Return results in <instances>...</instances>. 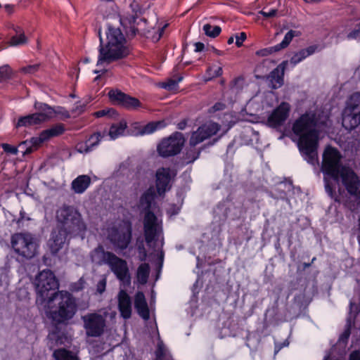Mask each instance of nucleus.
I'll return each instance as SVG.
<instances>
[{
	"label": "nucleus",
	"mask_w": 360,
	"mask_h": 360,
	"mask_svg": "<svg viewBox=\"0 0 360 360\" xmlns=\"http://www.w3.org/2000/svg\"><path fill=\"white\" fill-rule=\"evenodd\" d=\"M319 122L316 113L306 112L295 121L292 131L298 137L297 146L308 163L319 165L318 156L319 131L316 127Z\"/></svg>",
	"instance_id": "obj_1"
},
{
	"label": "nucleus",
	"mask_w": 360,
	"mask_h": 360,
	"mask_svg": "<svg viewBox=\"0 0 360 360\" xmlns=\"http://www.w3.org/2000/svg\"><path fill=\"white\" fill-rule=\"evenodd\" d=\"M42 309L48 319L55 324H67L75 316L77 304L75 297L67 290H58Z\"/></svg>",
	"instance_id": "obj_2"
},
{
	"label": "nucleus",
	"mask_w": 360,
	"mask_h": 360,
	"mask_svg": "<svg viewBox=\"0 0 360 360\" xmlns=\"http://www.w3.org/2000/svg\"><path fill=\"white\" fill-rule=\"evenodd\" d=\"M106 43L103 44L100 37L101 45L97 65L111 62L126 57L129 53L127 41L119 27L111 24L108 26Z\"/></svg>",
	"instance_id": "obj_3"
},
{
	"label": "nucleus",
	"mask_w": 360,
	"mask_h": 360,
	"mask_svg": "<svg viewBox=\"0 0 360 360\" xmlns=\"http://www.w3.org/2000/svg\"><path fill=\"white\" fill-rule=\"evenodd\" d=\"M57 226L70 233V236H77L86 230L81 213L73 206L63 205L56 212Z\"/></svg>",
	"instance_id": "obj_4"
},
{
	"label": "nucleus",
	"mask_w": 360,
	"mask_h": 360,
	"mask_svg": "<svg viewBox=\"0 0 360 360\" xmlns=\"http://www.w3.org/2000/svg\"><path fill=\"white\" fill-rule=\"evenodd\" d=\"M36 304L40 309L59 290V282L49 269L41 271L34 279Z\"/></svg>",
	"instance_id": "obj_5"
},
{
	"label": "nucleus",
	"mask_w": 360,
	"mask_h": 360,
	"mask_svg": "<svg viewBox=\"0 0 360 360\" xmlns=\"http://www.w3.org/2000/svg\"><path fill=\"white\" fill-rule=\"evenodd\" d=\"M342 156L340 151L330 146L326 147L322 155L321 171L324 174L325 188L326 192L333 197V188L327 179V177L333 178L345 165L342 164Z\"/></svg>",
	"instance_id": "obj_6"
},
{
	"label": "nucleus",
	"mask_w": 360,
	"mask_h": 360,
	"mask_svg": "<svg viewBox=\"0 0 360 360\" xmlns=\"http://www.w3.org/2000/svg\"><path fill=\"white\" fill-rule=\"evenodd\" d=\"M143 233L148 245L163 244L162 220L153 212H146L143 219Z\"/></svg>",
	"instance_id": "obj_7"
},
{
	"label": "nucleus",
	"mask_w": 360,
	"mask_h": 360,
	"mask_svg": "<svg viewBox=\"0 0 360 360\" xmlns=\"http://www.w3.org/2000/svg\"><path fill=\"white\" fill-rule=\"evenodd\" d=\"M107 238L116 252L126 250L131 240V227L126 222L113 224L107 229Z\"/></svg>",
	"instance_id": "obj_8"
},
{
	"label": "nucleus",
	"mask_w": 360,
	"mask_h": 360,
	"mask_svg": "<svg viewBox=\"0 0 360 360\" xmlns=\"http://www.w3.org/2000/svg\"><path fill=\"white\" fill-rule=\"evenodd\" d=\"M34 108L37 112L20 117L15 125L16 127H28L39 124L53 118L56 113L55 109L45 103L36 102Z\"/></svg>",
	"instance_id": "obj_9"
},
{
	"label": "nucleus",
	"mask_w": 360,
	"mask_h": 360,
	"mask_svg": "<svg viewBox=\"0 0 360 360\" xmlns=\"http://www.w3.org/2000/svg\"><path fill=\"white\" fill-rule=\"evenodd\" d=\"M360 124V93L353 94L347 100L342 113V125L352 130Z\"/></svg>",
	"instance_id": "obj_10"
},
{
	"label": "nucleus",
	"mask_w": 360,
	"mask_h": 360,
	"mask_svg": "<svg viewBox=\"0 0 360 360\" xmlns=\"http://www.w3.org/2000/svg\"><path fill=\"white\" fill-rule=\"evenodd\" d=\"M107 312L101 314L98 312L88 313L81 317L83 327L87 337L98 338L106 328Z\"/></svg>",
	"instance_id": "obj_11"
},
{
	"label": "nucleus",
	"mask_w": 360,
	"mask_h": 360,
	"mask_svg": "<svg viewBox=\"0 0 360 360\" xmlns=\"http://www.w3.org/2000/svg\"><path fill=\"white\" fill-rule=\"evenodd\" d=\"M332 179L341 184L348 193L360 200V179L351 167L345 166Z\"/></svg>",
	"instance_id": "obj_12"
},
{
	"label": "nucleus",
	"mask_w": 360,
	"mask_h": 360,
	"mask_svg": "<svg viewBox=\"0 0 360 360\" xmlns=\"http://www.w3.org/2000/svg\"><path fill=\"white\" fill-rule=\"evenodd\" d=\"M11 245L18 255L30 259L37 253V243L30 234L15 233L11 237Z\"/></svg>",
	"instance_id": "obj_13"
},
{
	"label": "nucleus",
	"mask_w": 360,
	"mask_h": 360,
	"mask_svg": "<svg viewBox=\"0 0 360 360\" xmlns=\"http://www.w3.org/2000/svg\"><path fill=\"white\" fill-rule=\"evenodd\" d=\"M185 142L181 132H174L169 137L163 139L158 146V151L162 157L173 156L180 153Z\"/></svg>",
	"instance_id": "obj_14"
},
{
	"label": "nucleus",
	"mask_w": 360,
	"mask_h": 360,
	"mask_svg": "<svg viewBox=\"0 0 360 360\" xmlns=\"http://www.w3.org/2000/svg\"><path fill=\"white\" fill-rule=\"evenodd\" d=\"M220 129V125L213 122H207L203 124L192 133L189 141L190 145L192 146L198 145L215 135Z\"/></svg>",
	"instance_id": "obj_15"
},
{
	"label": "nucleus",
	"mask_w": 360,
	"mask_h": 360,
	"mask_svg": "<svg viewBox=\"0 0 360 360\" xmlns=\"http://www.w3.org/2000/svg\"><path fill=\"white\" fill-rule=\"evenodd\" d=\"M117 278L122 282L129 283L130 276L127 263L124 259L118 257L115 254L107 264Z\"/></svg>",
	"instance_id": "obj_16"
},
{
	"label": "nucleus",
	"mask_w": 360,
	"mask_h": 360,
	"mask_svg": "<svg viewBox=\"0 0 360 360\" xmlns=\"http://www.w3.org/2000/svg\"><path fill=\"white\" fill-rule=\"evenodd\" d=\"M290 110V106L288 103H281L269 117L268 124L274 128L283 125L289 116Z\"/></svg>",
	"instance_id": "obj_17"
},
{
	"label": "nucleus",
	"mask_w": 360,
	"mask_h": 360,
	"mask_svg": "<svg viewBox=\"0 0 360 360\" xmlns=\"http://www.w3.org/2000/svg\"><path fill=\"white\" fill-rule=\"evenodd\" d=\"M117 307L121 316L129 319L131 316L132 303L130 296L124 290H120L117 295Z\"/></svg>",
	"instance_id": "obj_18"
},
{
	"label": "nucleus",
	"mask_w": 360,
	"mask_h": 360,
	"mask_svg": "<svg viewBox=\"0 0 360 360\" xmlns=\"http://www.w3.org/2000/svg\"><path fill=\"white\" fill-rule=\"evenodd\" d=\"M172 178L171 170L169 168H160L156 172V188L160 195H163L170 189V181Z\"/></svg>",
	"instance_id": "obj_19"
},
{
	"label": "nucleus",
	"mask_w": 360,
	"mask_h": 360,
	"mask_svg": "<svg viewBox=\"0 0 360 360\" xmlns=\"http://www.w3.org/2000/svg\"><path fill=\"white\" fill-rule=\"evenodd\" d=\"M68 236L70 233L58 226L57 230L52 232L49 245L53 254H56L63 247Z\"/></svg>",
	"instance_id": "obj_20"
},
{
	"label": "nucleus",
	"mask_w": 360,
	"mask_h": 360,
	"mask_svg": "<svg viewBox=\"0 0 360 360\" xmlns=\"http://www.w3.org/2000/svg\"><path fill=\"white\" fill-rule=\"evenodd\" d=\"M65 131V126L63 124H57L52 126L51 128L44 130L41 132L39 136L32 139V143L34 145H39L40 143L49 141L50 139L58 136Z\"/></svg>",
	"instance_id": "obj_21"
},
{
	"label": "nucleus",
	"mask_w": 360,
	"mask_h": 360,
	"mask_svg": "<svg viewBox=\"0 0 360 360\" xmlns=\"http://www.w3.org/2000/svg\"><path fill=\"white\" fill-rule=\"evenodd\" d=\"M113 255V252L105 251L104 248L101 245L94 248L90 253L91 261L99 265L107 264Z\"/></svg>",
	"instance_id": "obj_22"
},
{
	"label": "nucleus",
	"mask_w": 360,
	"mask_h": 360,
	"mask_svg": "<svg viewBox=\"0 0 360 360\" xmlns=\"http://www.w3.org/2000/svg\"><path fill=\"white\" fill-rule=\"evenodd\" d=\"M134 307L139 315L144 320H148L150 317L149 309L142 292H138L134 296Z\"/></svg>",
	"instance_id": "obj_23"
},
{
	"label": "nucleus",
	"mask_w": 360,
	"mask_h": 360,
	"mask_svg": "<svg viewBox=\"0 0 360 360\" xmlns=\"http://www.w3.org/2000/svg\"><path fill=\"white\" fill-rule=\"evenodd\" d=\"M287 64L288 61H284L271 72L269 78L272 89H278L283 85L284 70Z\"/></svg>",
	"instance_id": "obj_24"
},
{
	"label": "nucleus",
	"mask_w": 360,
	"mask_h": 360,
	"mask_svg": "<svg viewBox=\"0 0 360 360\" xmlns=\"http://www.w3.org/2000/svg\"><path fill=\"white\" fill-rule=\"evenodd\" d=\"M155 190L153 188H149L140 198V208L142 210L143 214L146 212H153V202L155 198Z\"/></svg>",
	"instance_id": "obj_25"
},
{
	"label": "nucleus",
	"mask_w": 360,
	"mask_h": 360,
	"mask_svg": "<svg viewBox=\"0 0 360 360\" xmlns=\"http://www.w3.org/2000/svg\"><path fill=\"white\" fill-rule=\"evenodd\" d=\"M91 179L87 175H80L72 182V188L76 193H82L89 187Z\"/></svg>",
	"instance_id": "obj_26"
},
{
	"label": "nucleus",
	"mask_w": 360,
	"mask_h": 360,
	"mask_svg": "<svg viewBox=\"0 0 360 360\" xmlns=\"http://www.w3.org/2000/svg\"><path fill=\"white\" fill-rule=\"evenodd\" d=\"M100 133L92 134L85 143H79L77 145V150L80 153H88L92 150L94 147L97 146L101 140Z\"/></svg>",
	"instance_id": "obj_27"
},
{
	"label": "nucleus",
	"mask_w": 360,
	"mask_h": 360,
	"mask_svg": "<svg viewBox=\"0 0 360 360\" xmlns=\"http://www.w3.org/2000/svg\"><path fill=\"white\" fill-rule=\"evenodd\" d=\"M318 47L319 46L317 45H312L295 53L290 58V63H292L293 65L299 63L307 57L315 53V51L318 49Z\"/></svg>",
	"instance_id": "obj_28"
},
{
	"label": "nucleus",
	"mask_w": 360,
	"mask_h": 360,
	"mask_svg": "<svg viewBox=\"0 0 360 360\" xmlns=\"http://www.w3.org/2000/svg\"><path fill=\"white\" fill-rule=\"evenodd\" d=\"M15 34L13 36L9 44L11 46H19L27 43V37H25L22 29L18 26L14 28Z\"/></svg>",
	"instance_id": "obj_29"
},
{
	"label": "nucleus",
	"mask_w": 360,
	"mask_h": 360,
	"mask_svg": "<svg viewBox=\"0 0 360 360\" xmlns=\"http://www.w3.org/2000/svg\"><path fill=\"white\" fill-rule=\"evenodd\" d=\"M53 356L56 360H79L76 354L65 349L55 350Z\"/></svg>",
	"instance_id": "obj_30"
},
{
	"label": "nucleus",
	"mask_w": 360,
	"mask_h": 360,
	"mask_svg": "<svg viewBox=\"0 0 360 360\" xmlns=\"http://www.w3.org/2000/svg\"><path fill=\"white\" fill-rule=\"evenodd\" d=\"M127 127V124L124 120H122L119 123L112 124L109 131V136L111 139H115L122 135Z\"/></svg>",
	"instance_id": "obj_31"
},
{
	"label": "nucleus",
	"mask_w": 360,
	"mask_h": 360,
	"mask_svg": "<svg viewBox=\"0 0 360 360\" xmlns=\"http://www.w3.org/2000/svg\"><path fill=\"white\" fill-rule=\"evenodd\" d=\"M136 17L132 15L129 18L126 17L123 18H120L119 20L123 26L129 28L132 35H135L136 32H139L138 25L139 22H136Z\"/></svg>",
	"instance_id": "obj_32"
},
{
	"label": "nucleus",
	"mask_w": 360,
	"mask_h": 360,
	"mask_svg": "<svg viewBox=\"0 0 360 360\" xmlns=\"http://www.w3.org/2000/svg\"><path fill=\"white\" fill-rule=\"evenodd\" d=\"M165 126L164 121L151 122L143 126L139 131V135L149 134L154 132L156 129L162 128Z\"/></svg>",
	"instance_id": "obj_33"
},
{
	"label": "nucleus",
	"mask_w": 360,
	"mask_h": 360,
	"mask_svg": "<svg viewBox=\"0 0 360 360\" xmlns=\"http://www.w3.org/2000/svg\"><path fill=\"white\" fill-rule=\"evenodd\" d=\"M150 273L149 265L146 263L141 264L137 269L136 276L139 283L141 284H145L148 278Z\"/></svg>",
	"instance_id": "obj_34"
},
{
	"label": "nucleus",
	"mask_w": 360,
	"mask_h": 360,
	"mask_svg": "<svg viewBox=\"0 0 360 360\" xmlns=\"http://www.w3.org/2000/svg\"><path fill=\"white\" fill-rule=\"evenodd\" d=\"M126 94L122 92L118 89H112L108 92V96L110 101L117 105H120L122 106L124 98L127 97Z\"/></svg>",
	"instance_id": "obj_35"
},
{
	"label": "nucleus",
	"mask_w": 360,
	"mask_h": 360,
	"mask_svg": "<svg viewBox=\"0 0 360 360\" xmlns=\"http://www.w3.org/2000/svg\"><path fill=\"white\" fill-rule=\"evenodd\" d=\"M122 106L129 110H135L141 107V103L136 98L131 97L127 94Z\"/></svg>",
	"instance_id": "obj_36"
},
{
	"label": "nucleus",
	"mask_w": 360,
	"mask_h": 360,
	"mask_svg": "<svg viewBox=\"0 0 360 360\" xmlns=\"http://www.w3.org/2000/svg\"><path fill=\"white\" fill-rule=\"evenodd\" d=\"M13 75L14 72L8 65H4L0 67V82L11 79Z\"/></svg>",
	"instance_id": "obj_37"
},
{
	"label": "nucleus",
	"mask_w": 360,
	"mask_h": 360,
	"mask_svg": "<svg viewBox=\"0 0 360 360\" xmlns=\"http://www.w3.org/2000/svg\"><path fill=\"white\" fill-rule=\"evenodd\" d=\"M299 32L294 31V30H290L288 32L286 33V34L284 37L283 40L278 44L276 45L278 50L283 49L286 48L291 41L292 40L293 37L295 36H298Z\"/></svg>",
	"instance_id": "obj_38"
},
{
	"label": "nucleus",
	"mask_w": 360,
	"mask_h": 360,
	"mask_svg": "<svg viewBox=\"0 0 360 360\" xmlns=\"http://www.w3.org/2000/svg\"><path fill=\"white\" fill-rule=\"evenodd\" d=\"M202 30L207 37L212 38L217 37L221 31V27L219 26H212L210 24H205L203 26Z\"/></svg>",
	"instance_id": "obj_39"
},
{
	"label": "nucleus",
	"mask_w": 360,
	"mask_h": 360,
	"mask_svg": "<svg viewBox=\"0 0 360 360\" xmlns=\"http://www.w3.org/2000/svg\"><path fill=\"white\" fill-rule=\"evenodd\" d=\"M40 69V65L39 64H34V65H27L26 67L22 68L20 71L24 74L27 75H32L35 72H38Z\"/></svg>",
	"instance_id": "obj_40"
},
{
	"label": "nucleus",
	"mask_w": 360,
	"mask_h": 360,
	"mask_svg": "<svg viewBox=\"0 0 360 360\" xmlns=\"http://www.w3.org/2000/svg\"><path fill=\"white\" fill-rule=\"evenodd\" d=\"M182 79V77H179L177 79H169L168 81L163 84V87L168 90H174L177 88L178 83Z\"/></svg>",
	"instance_id": "obj_41"
},
{
	"label": "nucleus",
	"mask_w": 360,
	"mask_h": 360,
	"mask_svg": "<svg viewBox=\"0 0 360 360\" xmlns=\"http://www.w3.org/2000/svg\"><path fill=\"white\" fill-rule=\"evenodd\" d=\"M279 51L276 45L272 47L263 49L256 52V54L259 56H267L274 52Z\"/></svg>",
	"instance_id": "obj_42"
},
{
	"label": "nucleus",
	"mask_w": 360,
	"mask_h": 360,
	"mask_svg": "<svg viewBox=\"0 0 360 360\" xmlns=\"http://www.w3.org/2000/svg\"><path fill=\"white\" fill-rule=\"evenodd\" d=\"M1 147L4 150L10 154L16 155L18 153V148L8 143H2Z\"/></svg>",
	"instance_id": "obj_43"
},
{
	"label": "nucleus",
	"mask_w": 360,
	"mask_h": 360,
	"mask_svg": "<svg viewBox=\"0 0 360 360\" xmlns=\"http://www.w3.org/2000/svg\"><path fill=\"white\" fill-rule=\"evenodd\" d=\"M106 283H107L106 278H103L101 280H100L98 281V283L96 285V291L99 294H102L105 290Z\"/></svg>",
	"instance_id": "obj_44"
},
{
	"label": "nucleus",
	"mask_w": 360,
	"mask_h": 360,
	"mask_svg": "<svg viewBox=\"0 0 360 360\" xmlns=\"http://www.w3.org/2000/svg\"><path fill=\"white\" fill-rule=\"evenodd\" d=\"M155 355L158 359H161L165 356V348L162 343L158 345V349L155 352Z\"/></svg>",
	"instance_id": "obj_45"
},
{
	"label": "nucleus",
	"mask_w": 360,
	"mask_h": 360,
	"mask_svg": "<svg viewBox=\"0 0 360 360\" xmlns=\"http://www.w3.org/2000/svg\"><path fill=\"white\" fill-rule=\"evenodd\" d=\"M115 113V110L113 109H107V110H99V111H97L96 112H94V116H96V117H104L105 115H112V114Z\"/></svg>",
	"instance_id": "obj_46"
},
{
	"label": "nucleus",
	"mask_w": 360,
	"mask_h": 360,
	"mask_svg": "<svg viewBox=\"0 0 360 360\" xmlns=\"http://www.w3.org/2000/svg\"><path fill=\"white\" fill-rule=\"evenodd\" d=\"M208 72H210L211 77H218L222 74V68L221 67H217L215 69H214V68H210Z\"/></svg>",
	"instance_id": "obj_47"
},
{
	"label": "nucleus",
	"mask_w": 360,
	"mask_h": 360,
	"mask_svg": "<svg viewBox=\"0 0 360 360\" xmlns=\"http://www.w3.org/2000/svg\"><path fill=\"white\" fill-rule=\"evenodd\" d=\"M259 14L262 15L264 17L266 18H273L277 13L276 9H271L269 11H265L264 10H262L259 12Z\"/></svg>",
	"instance_id": "obj_48"
},
{
	"label": "nucleus",
	"mask_w": 360,
	"mask_h": 360,
	"mask_svg": "<svg viewBox=\"0 0 360 360\" xmlns=\"http://www.w3.org/2000/svg\"><path fill=\"white\" fill-rule=\"evenodd\" d=\"M84 281L82 279H79L77 283L71 285V290L72 291H79L84 288Z\"/></svg>",
	"instance_id": "obj_49"
},
{
	"label": "nucleus",
	"mask_w": 360,
	"mask_h": 360,
	"mask_svg": "<svg viewBox=\"0 0 360 360\" xmlns=\"http://www.w3.org/2000/svg\"><path fill=\"white\" fill-rule=\"evenodd\" d=\"M246 39V34L245 32H240L239 36H236V44L238 47H240L243 42Z\"/></svg>",
	"instance_id": "obj_50"
},
{
	"label": "nucleus",
	"mask_w": 360,
	"mask_h": 360,
	"mask_svg": "<svg viewBox=\"0 0 360 360\" xmlns=\"http://www.w3.org/2000/svg\"><path fill=\"white\" fill-rule=\"evenodd\" d=\"M84 107H85V104L77 103L73 109V112H75V113L79 114L84 110Z\"/></svg>",
	"instance_id": "obj_51"
},
{
	"label": "nucleus",
	"mask_w": 360,
	"mask_h": 360,
	"mask_svg": "<svg viewBox=\"0 0 360 360\" xmlns=\"http://www.w3.org/2000/svg\"><path fill=\"white\" fill-rule=\"evenodd\" d=\"M349 360H360V352L359 351H354L350 355Z\"/></svg>",
	"instance_id": "obj_52"
},
{
	"label": "nucleus",
	"mask_w": 360,
	"mask_h": 360,
	"mask_svg": "<svg viewBox=\"0 0 360 360\" xmlns=\"http://www.w3.org/2000/svg\"><path fill=\"white\" fill-rule=\"evenodd\" d=\"M224 108H225V105L224 103H217L212 107V109L213 112H216V111L221 110L224 109Z\"/></svg>",
	"instance_id": "obj_53"
},
{
	"label": "nucleus",
	"mask_w": 360,
	"mask_h": 360,
	"mask_svg": "<svg viewBox=\"0 0 360 360\" xmlns=\"http://www.w3.org/2000/svg\"><path fill=\"white\" fill-rule=\"evenodd\" d=\"M24 219L26 220H30L31 219L26 216V213L24 210H21L20 212V218L18 219L17 223L20 224L21 221H22Z\"/></svg>",
	"instance_id": "obj_54"
},
{
	"label": "nucleus",
	"mask_w": 360,
	"mask_h": 360,
	"mask_svg": "<svg viewBox=\"0 0 360 360\" xmlns=\"http://www.w3.org/2000/svg\"><path fill=\"white\" fill-rule=\"evenodd\" d=\"M195 51H197V52H199V51H202L204 48H205V46H204V44L201 43V42H196L195 44Z\"/></svg>",
	"instance_id": "obj_55"
},
{
	"label": "nucleus",
	"mask_w": 360,
	"mask_h": 360,
	"mask_svg": "<svg viewBox=\"0 0 360 360\" xmlns=\"http://www.w3.org/2000/svg\"><path fill=\"white\" fill-rule=\"evenodd\" d=\"M187 124V122L186 120H184L178 123L177 128L180 130H183L185 129L186 126Z\"/></svg>",
	"instance_id": "obj_56"
},
{
	"label": "nucleus",
	"mask_w": 360,
	"mask_h": 360,
	"mask_svg": "<svg viewBox=\"0 0 360 360\" xmlns=\"http://www.w3.org/2000/svg\"><path fill=\"white\" fill-rule=\"evenodd\" d=\"M360 34V31L359 30H354V31H352V32H350L349 34H348V38H356L357 37H359Z\"/></svg>",
	"instance_id": "obj_57"
},
{
	"label": "nucleus",
	"mask_w": 360,
	"mask_h": 360,
	"mask_svg": "<svg viewBox=\"0 0 360 360\" xmlns=\"http://www.w3.org/2000/svg\"><path fill=\"white\" fill-rule=\"evenodd\" d=\"M139 250H141V252H142V255L140 256V259L141 261H143L145 260L146 257V250L143 247L141 248L139 247Z\"/></svg>",
	"instance_id": "obj_58"
},
{
	"label": "nucleus",
	"mask_w": 360,
	"mask_h": 360,
	"mask_svg": "<svg viewBox=\"0 0 360 360\" xmlns=\"http://www.w3.org/2000/svg\"><path fill=\"white\" fill-rule=\"evenodd\" d=\"M5 9L8 12H12L13 11V6L7 4V5L5 6Z\"/></svg>",
	"instance_id": "obj_59"
},
{
	"label": "nucleus",
	"mask_w": 360,
	"mask_h": 360,
	"mask_svg": "<svg viewBox=\"0 0 360 360\" xmlns=\"http://www.w3.org/2000/svg\"><path fill=\"white\" fill-rule=\"evenodd\" d=\"M350 332L349 330L345 331V333L342 334V336L345 338H347L349 336Z\"/></svg>",
	"instance_id": "obj_60"
},
{
	"label": "nucleus",
	"mask_w": 360,
	"mask_h": 360,
	"mask_svg": "<svg viewBox=\"0 0 360 360\" xmlns=\"http://www.w3.org/2000/svg\"><path fill=\"white\" fill-rule=\"evenodd\" d=\"M307 3H318L320 2L321 0H304Z\"/></svg>",
	"instance_id": "obj_61"
},
{
	"label": "nucleus",
	"mask_w": 360,
	"mask_h": 360,
	"mask_svg": "<svg viewBox=\"0 0 360 360\" xmlns=\"http://www.w3.org/2000/svg\"><path fill=\"white\" fill-rule=\"evenodd\" d=\"M233 39H233V37H229V39H228V41H227V42H228V44H232V43L233 42Z\"/></svg>",
	"instance_id": "obj_62"
},
{
	"label": "nucleus",
	"mask_w": 360,
	"mask_h": 360,
	"mask_svg": "<svg viewBox=\"0 0 360 360\" xmlns=\"http://www.w3.org/2000/svg\"><path fill=\"white\" fill-rule=\"evenodd\" d=\"M167 27V25H165L162 29H161V31L160 32V37H161V35L162 34L163 32H164V29L165 27Z\"/></svg>",
	"instance_id": "obj_63"
},
{
	"label": "nucleus",
	"mask_w": 360,
	"mask_h": 360,
	"mask_svg": "<svg viewBox=\"0 0 360 360\" xmlns=\"http://www.w3.org/2000/svg\"><path fill=\"white\" fill-rule=\"evenodd\" d=\"M311 265L310 263H304V268H307V267H309Z\"/></svg>",
	"instance_id": "obj_64"
}]
</instances>
